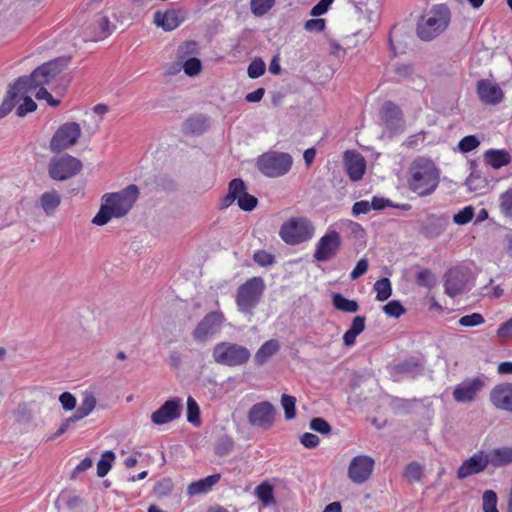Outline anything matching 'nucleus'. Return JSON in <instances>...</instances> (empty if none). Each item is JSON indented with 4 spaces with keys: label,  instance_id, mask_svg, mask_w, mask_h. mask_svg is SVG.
<instances>
[{
    "label": "nucleus",
    "instance_id": "f257e3e1",
    "mask_svg": "<svg viewBox=\"0 0 512 512\" xmlns=\"http://www.w3.org/2000/svg\"><path fill=\"white\" fill-rule=\"evenodd\" d=\"M139 196V189L131 184L117 193H109L103 196L104 204L94 216L92 223L98 226L107 224L111 218L125 216L133 207Z\"/></svg>",
    "mask_w": 512,
    "mask_h": 512
},
{
    "label": "nucleus",
    "instance_id": "f03ea898",
    "mask_svg": "<svg viewBox=\"0 0 512 512\" xmlns=\"http://www.w3.org/2000/svg\"><path fill=\"white\" fill-rule=\"evenodd\" d=\"M409 175V188L419 196L430 195L439 184V170L432 160L425 157H418L411 163Z\"/></svg>",
    "mask_w": 512,
    "mask_h": 512
},
{
    "label": "nucleus",
    "instance_id": "7ed1b4c3",
    "mask_svg": "<svg viewBox=\"0 0 512 512\" xmlns=\"http://www.w3.org/2000/svg\"><path fill=\"white\" fill-rule=\"evenodd\" d=\"M450 22V10L445 4L435 5L417 24V35L423 41H431L441 34Z\"/></svg>",
    "mask_w": 512,
    "mask_h": 512
},
{
    "label": "nucleus",
    "instance_id": "20e7f679",
    "mask_svg": "<svg viewBox=\"0 0 512 512\" xmlns=\"http://www.w3.org/2000/svg\"><path fill=\"white\" fill-rule=\"evenodd\" d=\"M265 289V281L260 276L252 277L241 284L235 296L238 311L246 315H253L254 309L261 302Z\"/></svg>",
    "mask_w": 512,
    "mask_h": 512
},
{
    "label": "nucleus",
    "instance_id": "39448f33",
    "mask_svg": "<svg viewBox=\"0 0 512 512\" xmlns=\"http://www.w3.org/2000/svg\"><path fill=\"white\" fill-rule=\"evenodd\" d=\"M251 357L249 349L243 345L222 341L212 350L213 360L222 366L239 367L245 365Z\"/></svg>",
    "mask_w": 512,
    "mask_h": 512
},
{
    "label": "nucleus",
    "instance_id": "423d86ee",
    "mask_svg": "<svg viewBox=\"0 0 512 512\" xmlns=\"http://www.w3.org/2000/svg\"><path fill=\"white\" fill-rule=\"evenodd\" d=\"M293 164L292 156L289 153L269 151L257 158L256 166L265 176L270 178L281 177L287 174Z\"/></svg>",
    "mask_w": 512,
    "mask_h": 512
},
{
    "label": "nucleus",
    "instance_id": "0eeeda50",
    "mask_svg": "<svg viewBox=\"0 0 512 512\" xmlns=\"http://www.w3.org/2000/svg\"><path fill=\"white\" fill-rule=\"evenodd\" d=\"M61 72L57 61L46 62L37 67L29 76H21L17 81V87L23 88L28 94L38 87H44L50 84L55 77Z\"/></svg>",
    "mask_w": 512,
    "mask_h": 512
},
{
    "label": "nucleus",
    "instance_id": "6e6552de",
    "mask_svg": "<svg viewBox=\"0 0 512 512\" xmlns=\"http://www.w3.org/2000/svg\"><path fill=\"white\" fill-rule=\"evenodd\" d=\"M314 230L310 220L305 217H296L282 224L279 235L285 243L297 245L311 239Z\"/></svg>",
    "mask_w": 512,
    "mask_h": 512
},
{
    "label": "nucleus",
    "instance_id": "1a4fd4ad",
    "mask_svg": "<svg viewBox=\"0 0 512 512\" xmlns=\"http://www.w3.org/2000/svg\"><path fill=\"white\" fill-rule=\"evenodd\" d=\"M82 167V162L79 159L65 154L50 161L48 172L53 180L65 181L77 175Z\"/></svg>",
    "mask_w": 512,
    "mask_h": 512
},
{
    "label": "nucleus",
    "instance_id": "9d476101",
    "mask_svg": "<svg viewBox=\"0 0 512 512\" xmlns=\"http://www.w3.org/2000/svg\"><path fill=\"white\" fill-rule=\"evenodd\" d=\"M225 321L224 313L219 310L207 313L193 331L194 340L197 342L208 341L220 332Z\"/></svg>",
    "mask_w": 512,
    "mask_h": 512
},
{
    "label": "nucleus",
    "instance_id": "9b49d317",
    "mask_svg": "<svg viewBox=\"0 0 512 512\" xmlns=\"http://www.w3.org/2000/svg\"><path fill=\"white\" fill-rule=\"evenodd\" d=\"M81 136V127L76 122L61 125L50 141V150L59 153L75 145Z\"/></svg>",
    "mask_w": 512,
    "mask_h": 512
},
{
    "label": "nucleus",
    "instance_id": "f8f14e48",
    "mask_svg": "<svg viewBox=\"0 0 512 512\" xmlns=\"http://www.w3.org/2000/svg\"><path fill=\"white\" fill-rule=\"evenodd\" d=\"M471 272L469 269L456 266L450 268L444 275L445 293L454 298L462 294L470 280Z\"/></svg>",
    "mask_w": 512,
    "mask_h": 512
},
{
    "label": "nucleus",
    "instance_id": "ddd939ff",
    "mask_svg": "<svg viewBox=\"0 0 512 512\" xmlns=\"http://www.w3.org/2000/svg\"><path fill=\"white\" fill-rule=\"evenodd\" d=\"M276 409L269 401L254 404L248 412L249 423L264 430L270 429L275 422Z\"/></svg>",
    "mask_w": 512,
    "mask_h": 512
},
{
    "label": "nucleus",
    "instance_id": "4468645a",
    "mask_svg": "<svg viewBox=\"0 0 512 512\" xmlns=\"http://www.w3.org/2000/svg\"><path fill=\"white\" fill-rule=\"evenodd\" d=\"M341 244V236L337 231L327 232L317 242L314 258L319 262L330 261L338 254Z\"/></svg>",
    "mask_w": 512,
    "mask_h": 512
},
{
    "label": "nucleus",
    "instance_id": "2eb2a0df",
    "mask_svg": "<svg viewBox=\"0 0 512 512\" xmlns=\"http://www.w3.org/2000/svg\"><path fill=\"white\" fill-rule=\"evenodd\" d=\"M485 382L480 377L466 378L453 390V399L458 403H471L477 399Z\"/></svg>",
    "mask_w": 512,
    "mask_h": 512
},
{
    "label": "nucleus",
    "instance_id": "dca6fc26",
    "mask_svg": "<svg viewBox=\"0 0 512 512\" xmlns=\"http://www.w3.org/2000/svg\"><path fill=\"white\" fill-rule=\"evenodd\" d=\"M374 464L375 462L370 456H355L348 467L347 474L349 479L356 484L366 482L373 472Z\"/></svg>",
    "mask_w": 512,
    "mask_h": 512
},
{
    "label": "nucleus",
    "instance_id": "f3484780",
    "mask_svg": "<svg viewBox=\"0 0 512 512\" xmlns=\"http://www.w3.org/2000/svg\"><path fill=\"white\" fill-rule=\"evenodd\" d=\"M182 401L178 397L165 401L156 411L151 414V421L156 425L170 423L181 416Z\"/></svg>",
    "mask_w": 512,
    "mask_h": 512
},
{
    "label": "nucleus",
    "instance_id": "a211bd4d",
    "mask_svg": "<svg viewBox=\"0 0 512 512\" xmlns=\"http://www.w3.org/2000/svg\"><path fill=\"white\" fill-rule=\"evenodd\" d=\"M386 128L394 133L402 132L405 126L402 110L392 101H386L380 111Z\"/></svg>",
    "mask_w": 512,
    "mask_h": 512
},
{
    "label": "nucleus",
    "instance_id": "6ab92c4d",
    "mask_svg": "<svg viewBox=\"0 0 512 512\" xmlns=\"http://www.w3.org/2000/svg\"><path fill=\"white\" fill-rule=\"evenodd\" d=\"M488 467L486 452L480 450L462 462L457 469L458 479H465L471 475L480 474Z\"/></svg>",
    "mask_w": 512,
    "mask_h": 512
},
{
    "label": "nucleus",
    "instance_id": "aec40b11",
    "mask_svg": "<svg viewBox=\"0 0 512 512\" xmlns=\"http://www.w3.org/2000/svg\"><path fill=\"white\" fill-rule=\"evenodd\" d=\"M489 400L496 409L512 413V383L495 385L490 391Z\"/></svg>",
    "mask_w": 512,
    "mask_h": 512
},
{
    "label": "nucleus",
    "instance_id": "412c9836",
    "mask_svg": "<svg viewBox=\"0 0 512 512\" xmlns=\"http://www.w3.org/2000/svg\"><path fill=\"white\" fill-rule=\"evenodd\" d=\"M346 173L351 181H359L362 179L366 171V161L364 157L357 151L347 150L343 156Z\"/></svg>",
    "mask_w": 512,
    "mask_h": 512
},
{
    "label": "nucleus",
    "instance_id": "4be33fe9",
    "mask_svg": "<svg viewBox=\"0 0 512 512\" xmlns=\"http://www.w3.org/2000/svg\"><path fill=\"white\" fill-rule=\"evenodd\" d=\"M186 17V12L181 9H168L165 12L156 11L154 13V23L164 31L176 29Z\"/></svg>",
    "mask_w": 512,
    "mask_h": 512
},
{
    "label": "nucleus",
    "instance_id": "5701e85b",
    "mask_svg": "<svg viewBox=\"0 0 512 512\" xmlns=\"http://www.w3.org/2000/svg\"><path fill=\"white\" fill-rule=\"evenodd\" d=\"M477 94L483 103L489 105L500 103L504 96L500 86L488 79H481L477 82Z\"/></svg>",
    "mask_w": 512,
    "mask_h": 512
},
{
    "label": "nucleus",
    "instance_id": "b1692460",
    "mask_svg": "<svg viewBox=\"0 0 512 512\" xmlns=\"http://www.w3.org/2000/svg\"><path fill=\"white\" fill-rule=\"evenodd\" d=\"M448 223L446 216L429 215L422 224L421 233L429 239L437 238L444 233Z\"/></svg>",
    "mask_w": 512,
    "mask_h": 512
},
{
    "label": "nucleus",
    "instance_id": "393cba45",
    "mask_svg": "<svg viewBox=\"0 0 512 512\" xmlns=\"http://www.w3.org/2000/svg\"><path fill=\"white\" fill-rule=\"evenodd\" d=\"M25 94L26 93L23 88L17 87V81L10 85L7 94L0 105V119L7 116Z\"/></svg>",
    "mask_w": 512,
    "mask_h": 512
},
{
    "label": "nucleus",
    "instance_id": "a878e982",
    "mask_svg": "<svg viewBox=\"0 0 512 512\" xmlns=\"http://www.w3.org/2000/svg\"><path fill=\"white\" fill-rule=\"evenodd\" d=\"M488 465L504 467L512 464V447L502 446L486 453Z\"/></svg>",
    "mask_w": 512,
    "mask_h": 512
},
{
    "label": "nucleus",
    "instance_id": "bb28decb",
    "mask_svg": "<svg viewBox=\"0 0 512 512\" xmlns=\"http://www.w3.org/2000/svg\"><path fill=\"white\" fill-rule=\"evenodd\" d=\"M220 478V474H213L198 481L192 482L187 487V494L190 496H195L202 493H207L212 489L214 485L219 482Z\"/></svg>",
    "mask_w": 512,
    "mask_h": 512
},
{
    "label": "nucleus",
    "instance_id": "cd10ccee",
    "mask_svg": "<svg viewBox=\"0 0 512 512\" xmlns=\"http://www.w3.org/2000/svg\"><path fill=\"white\" fill-rule=\"evenodd\" d=\"M484 160L492 168L499 169L511 162V156L504 149H489L484 153Z\"/></svg>",
    "mask_w": 512,
    "mask_h": 512
},
{
    "label": "nucleus",
    "instance_id": "c85d7f7f",
    "mask_svg": "<svg viewBox=\"0 0 512 512\" xmlns=\"http://www.w3.org/2000/svg\"><path fill=\"white\" fill-rule=\"evenodd\" d=\"M280 349L278 340L270 339L263 343L257 350L254 356L255 364L258 366L264 365L274 354Z\"/></svg>",
    "mask_w": 512,
    "mask_h": 512
},
{
    "label": "nucleus",
    "instance_id": "c756f323",
    "mask_svg": "<svg viewBox=\"0 0 512 512\" xmlns=\"http://www.w3.org/2000/svg\"><path fill=\"white\" fill-rule=\"evenodd\" d=\"M395 373L416 377L423 370V364L415 357L406 359L393 367Z\"/></svg>",
    "mask_w": 512,
    "mask_h": 512
},
{
    "label": "nucleus",
    "instance_id": "7c9ffc66",
    "mask_svg": "<svg viewBox=\"0 0 512 512\" xmlns=\"http://www.w3.org/2000/svg\"><path fill=\"white\" fill-rule=\"evenodd\" d=\"M366 318L364 316H356L353 318L350 328L343 335V342L346 346H352L356 342V337L365 330Z\"/></svg>",
    "mask_w": 512,
    "mask_h": 512
},
{
    "label": "nucleus",
    "instance_id": "2f4dec72",
    "mask_svg": "<svg viewBox=\"0 0 512 512\" xmlns=\"http://www.w3.org/2000/svg\"><path fill=\"white\" fill-rule=\"evenodd\" d=\"M207 117L198 115L188 118L183 124V132L185 134H202L207 129Z\"/></svg>",
    "mask_w": 512,
    "mask_h": 512
},
{
    "label": "nucleus",
    "instance_id": "473e14b6",
    "mask_svg": "<svg viewBox=\"0 0 512 512\" xmlns=\"http://www.w3.org/2000/svg\"><path fill=\"white\" fill-rule=\"evenodd\" d=\"M40 206L47 215H52L61 203L60 194L55 191H48L41 195Z\"/></svg>",
    "mask_w": 512,
    "mask_h": 512
},
{
    "label": "nucleus",
    "instance_id": "72a5a7b5",
    "mask_svg": "<svg viewBox=\"0 0 512 512\" xmlns=\"http://www.w3.org/2000/svg\"><path fill=\"white\" fill-rule=\"evenodd\" d=\"M332 303L337 310L342 312L355 313L359 310L357 301L347 299L340 293H334L332 295Z\"/></svg>",
    "mask_w": 512,
    "mask_h": 512
},
{
    "label": "nucleus",
    "instance_id": "f704fd0d",
    "mask_svg": "<svg viewBox=\"0 0 512 512\" xmlns=\"http://www.w3.org/2000/svg\"><path fill=\"white\" fill-rule=\"evenodd\" d=\"M115 453L111 450L105 451L100 460L97 463V475L100 478L105 477L112 467V463L115 460Z\"/></svg>",
    "mask_w": 512,
    "mask_h": 512
},
{
    "label": "nucleus",
    "instance_id": "c9c22d12",
    "mask_svg": "<svg viewBox=\"0 0 512 512\" xmlns=\"http://www.w3.org/2000/svg\"><path fill=\"white\" fill-rule=\"evenodd\" d=\"M376 291V300L383 302L387 300L392 294L391 282L388 278L384 277L377 280L374 284Z\"/></svg>",
    "mask_w": 512,
    "mask_h": 512
},
{
    "label": "nucleus",
    "instance_id": "e433bc0d",
    "mask_svg": "<svg viewBox=\"0 0 512 512\" xmlns=\"http://www.w3.org/2000/svg\"><path fill=\"white\" fill-rule=\"evenodd\" d=\"M255 494L264 506H268L275 502L273 487L267 482H263L258 485L255 489Z\"/></svg>",
    "mask_w": 512,
    "mask_h": 512
},
{
    "label": "nucleus",
    "instance_id": "4c0bfd02",
    "mask_svg": "<svg viewBox=\"0 0 512 512\" xmlns=\"http://www.w3.org/2000/svg\"><path fill=\"white\" fill-rule=\"evenodd\" d=\"M97 33L94 40H100L108 37L113 29L114 25H111L110 20L107 16L99 15L96 19Z\"/></svg>",
    "mask_w": 512,
    "mask_h": 512
},
{
    "label": "nucleus",
    "instance_id": "58836bf2",
    "mask_svg": "<svg viewBox=\"0 0 512 512\" xmlns=\"http://www.w3.org/2000/svg\"><path fill=\"white\" fill-rule=\"evenodd\" d=\"M415 282L418 286L431 289L436 285V277L431 270L423 268L416 274Z\"/></svg>",
    "mask_w": 512,
    "mask_h": 512
},
{
    "label": "nucleus",
    "instance_id": "ea45409f",
    "mask_svg": "<svg viewBox=\"0 0 512 512\" xmlns=\"http://www.w3.org/2000/svg\"><path fill=\"white\" fill-rule=\"evenodd\" d=\"M275 2L276 0H251V12L255 16L261 17L272 9V7L275 5Z\"/></svg>",
    "mask_w": 512,
    "mask_h": 512
},
{
    "label": "nucleus",
    "instance_id": "a19ab883",
    "mask_svg": "<svg viewBox=\"0 0 512 512\" xmlns=\"http://www.w3.org/2000/svg\"><path fill=\"white\" fill-rule=\"evenodd\" d=\"M281 405L284 409L285 419H294L296 416V398L288 394H283L281 396Z\"/></svg>",
    "mask_w": 512,
    "mask_h": 512
},
{
    "label": "nucleus",
    "instance_id": "79ce46f5",
    "mask_svg": "<svg viewBox=\"0 0 512 512\" xmlns=\"http://www.w3.org/2000/svg\"><path fill=\"white\" fill-rule=\"evenodd\" d=\"M498 497L495 491L486 490L482 495V508L484 512H499L497 509Z\"/></svg>",
    "mask_w": 512,
    "mask_h": 512
},
{
    "label": "nucleus",
    "instance_id": "37998d69",
    "mask_svg": "<svg viewBox=\"0 0 512 512\" xmlns=\"http://www.w3.org/2000/svg\"><path fill=\"white\" fill-rule=\"evenodd\" d=\"M83 500L77 495H70L67 493H61L57 499V503L64 504L71 511H78Z\"/></svg>",
    "mask_w": 512,
    "mask_h": 512
},
{
    "label": "nucleus",
    "instance_id": "c03bdc74",
    "mask_svg": "<svg viewBox=\"0 0 512 512\" xmlns=\"http://www.w3.org/2000/svg\"><path fill=\"white\" fill-rule=\"evenodd\" d=\"M187 421L197 426L200 425V409L191 396L187 399Z\"/></svg>",
    "mask_w": 512,
    "mask_h": 512
},
{
    "label": "nucleus",
    "instance_id": "a18cd8bd",
    "mask_svg": "<svg viewBox=\"0 0 512 512\" xmlns=\"http://www.w3.org/2000/svg\"><path fill=\"white\" fill-rule=\"evenodd\" d=\"M234 447V441L230 436L220 437L215 445V453L219 456L228 455Z\"/></svg>",
    "mask_w": 512,
    "mask_h": 512
},
{
    "label": "nucleus",
    "instance_id": "49530a36",
    "mask_svg": "<svg viewBox=\"0 0 512 512\" xmlns=\"http://www.w3.org/2000/svg\"><path fill=\"white\" fill-rule=\"evenodd\" d=\"M383 312L394 318H399L401 315L405 314L406 309L398 300H392L383 306Z\"/></svg>",
    "mask_w": 512,
    "mask_h": 512
},
{
    "label": "nucleus",
    "instance_id": "de8ad7c7",
    "mask_svg": "<svg viewBox=\"0 0 512 512\" xmlns=\"http://www.w3.org/2000/svg\"><path fill=\"white\" fill-rule=\"evenodd\" d=\"M228 192L235 198V200H238L247 192V187L242 179L235 178L230 181Z\"/></svg>",
    "mask_w": 512,
    "mask_h": 512
},
{
    "label": "nucleus",
    "instance_id": "09e8293b",
    "mask_svg": "<svg viewBox=\"0 0 512 512\" xmlns=\"http://www.w3.org/2000/svg\"><path fill=\"white\" fill-rule=\"evenodd\" d=\"M202 63L196 57H191L183 63V70L186 75L193 77L201 72Z\"/></svg>",
    "mask_w": 512,
    "mask_h": 512
},
{
    "label": "nucleus",
    "instance_id": "8fccbe9b",
    "mask_svg": "<svg viewBox=\"0 0 512 512\" xmlns=\"http://www.w3.org/2000/svg\"><path fill=\"white\" fill-rule=\"evenodd\" d=\"M265 63L261 58H255L248 66L247 74L250 78L256 79L265 72Z\"/></svg>",
    "mask_w": 512,
    "mask_h": 512
},
{
    "label": "nucleus",
    "instance_id": "3c124183",
    "mask_svg": "<svg viewBox=\"0 0 512 512\" xmlns=\"http://www.w3.org/2000/svg\"><path fill=\"white\" fill-rule=\"evenodd\" d=\"M23 103L20 104L16 110V114L19 117H24L27 113L33 112L37 109V104L27 94L21 97Z\"/></svg>",
    "mask_w": 512,
    "mask_h": 512
},
{
    "label": "nucleus",
    "instance_id": "603ef678",
    "mask_svg": "<svg viewBox=\"0 0 512 512\" xmlns=\"http://www.w3.org/2000/svg\"><path fill=\"white\" fill-rule=\"evenodd\" d=\"M404 476L411 482L419 481L422 477L421 465L417 462H411L406 466Z\"/></svg>",
    "mask_w": 512,
    "mask_h": 512
},
{
    "label": "nucleus",
    "instance_id": "864d4df0",
    "mask_svg": "<svg viewBox=\"0 0 512 512\" xmlns=\"http://www.w3.org/2000/svg\"><path fill=\"white\" fill-rule=\"evenodd\" d=\"M253 260L261 267H268L275 263V256L265 250H258L254 253Z\"/></svg>",
    "mask_w": 512,
    "mask_h": 512
},
{
    "label": "nucleus",
    "instance_id": "5fc2aeb1",
    "mask_svg": "<svg viewBox=\"0 0 512 512\" xmlns=\"http://www.w3.org/2000/svg\"><path fill=\"white\" fill-rule=\"evenodd\" d=\"M474 216V208L472 206H466L458 213L454 214L453 221L458 225H465L469 223Z\"/></svg>",
    "mask_w": 512,
    "mask_h": 512
},
{
    "label": "nucleus",
    "instance_id": "6e6d98bb",
    "mask_svg": "<svg viewBox=\"0 0 512 512\" xmlns=\"http://www.w3.org/2000/svg\"><path fill=\"white\" fill-rule=\"evenodd\" d=\"M485 319L480 313H472L469 315L462 316L459 319V324L463 327H475L483 324Z\"/></svg>",
    "mask_w": 512,
    "mask_h": 512
},
{
    "label": "nucleus",
    "instance_id": "4d7b16f0",
    "mask_svg": "<svg viewBox=\"0 0 512 512\" xmlns=\"http://www.w3.org/2000/svg\"><path fill=\"white\" fill-rule=\"evenodd\" d=\"M237 204L241 210L249 212L257 207L258 199L246 192L237 200Z\"/></svg>",
    "mask_w": 512,
    "mask_h": 512
},
{
    "label": "nucleus",
    "instance_id": "13d9d810",
    "mask_svg": "<svg viewBox=\"0 0 512 512\" xmlns=\"http://www.w3.org/2000/svg\"><path fill=\"white\" fill-rule=\"evenodd\" d=\"M479 145H480V141L478 140V138L476 136L468 135V136L463 137L460 140V142L458 144V148L461 152L467 153V152H470V151L476 149Z\"/></svg>",
    "mask_w": 512,
    "mask_h": 512
},
{
    "label": "nucleus",
    "instance_id": "bf43d9fd",
    "mask_svg": "<svg viewBox=\"0 0 512 512\" xmlns=\"http://www.w3.org/2000/svg\"><path fill=\"white\" fill-rule=\"evenodd\" d=\"M96 398L91 392H85L83 400L78 407L84 415L88 416L96 406Z\"/></svg>",
    "mask_w": 512,
    "mask_h": 512
},
{
    "label": "nucleus",
    "instance_id": "052dcab7",
    "mask_svg": "<svg viewBox=\"0 0 512 512\" xmlns=\"http://www.w3.org/2000/svg\"><path fill=\"white\" fill-rule=\"evenodd\" d=\"M310 428L324 435L329 434L332 429L330 424L324 418L320 417L313 418L310 421Z\"/></svg>",
    "mask_w": 512,
    "mask_h": 512
},
{
    "label": "nucleus",
    "instance_id": "680f3d73",
    "mask_svg": "<svg viewBox=\"0 0 512 512\" xmlns=\"http://www.w3.org/2000/svg\"><path fill=\"white\" fill-rule=\"evenodd\" d=\"M197 52V43L195 41H186L179 46L177 56L179 59L184 60L188 55Z\"/></svg>",
    "mask_w": 512,
    "mask_h": 512
},
{
    "label": "nucleus",
    "instance_id": "e2e57ef3",
    "mask_svg": "<svg viewBox=\"0 0 512 512\" xmlns=\"http://www.w3.org/2000/svg\"><path fill=\"white\" fill-rule=\"evenodd\" d=\"M496 334L501 342L512 338V317L499 326Z\"/></svg>",
    "mask_w": 512,
    "mask_h": 512
},
{
    "label": "nucleus",
    "instance_id": "0e129e2a",
    "mask_svg": "<svg viewBox=\"0 0 512 512\" xmlns=\"http://www.w3.org/2000/svg\"><path fill=\"white\" fill-rule=\"evenodd\" d=\"M15 417L18 422L22 423H29L33 418L30 409L25 403L18 405L17 409L15 410Z\"/></svg>",
    "mask_w": 512,
    "mask_h": 512
},
{
    "label": "nucleus",
    "instance_id": "69168bd1",
    "mask_svg": "<svg viewBox=\"0 0 512 512\" xmlns=\"http://www.w3.org/2000/svg\"><path fill=\"white\" fill-rule=\"evenodd\" d=\"M59 401L65 411H72L76 408V398L70 392H63L59 396Z\"/></svg>",
    "mask_w": 512,
    "mask_h": 512
},
{
    "label": "nucleus",
    "instance_id": "338daca9",
    "mask_svg": "<svg viewBox=\"0 0 512 512\" xmlns=\"http://www.w3.org/2000/svg\"><path fill=\"white\" fill-rule=\"evenodd\" d=\"M369 264L368 260L365 258H361L357 263L352 272L350 273V278L352 280H356L362 275H364L368 270Z\"/></svg>",
    "mask_w": 512,
    "mask_h": 512
},
{
    "label": "nucleus",
    "instance_id": "774afa93",
    "mask_svg": "<svg viewBox=\"0 0 512 512\" xmlns=\"http://www.w3.org/2000/svg\"><path fill=\"white\" fill-rule=\"evenodd\" d=\"M501 208L507 216L512 217V189H509L502 194Z\"/></svg>",
    "mask_w": 512,
    "mask_h": 512
}]
</instances>
